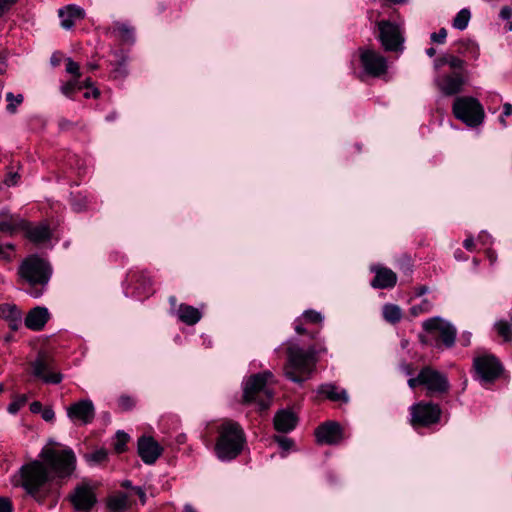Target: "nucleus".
<instances>
[{"label":"nucleus","mask_w":512,"mask_h":512,"mask_svg":"<svg viewBox=\"0 0 512 512\" xmlns=\"http://www.w3.org/2000/svg\"><path fill=\"white\" fill-rule=\"evenodd\" d=\"M325 346H310L304 350L298 344L290 343L287 348V363L284 366V375L290 381L302 384L309 379L315 369L317 354L325 353Z\"/></svg>","instance_id":"nucleus-1"},{"label":"nucleus","mask_w":512,"mask_h":512,"mask_svg":"<svg viewBox=\"0 0 512 512\" xmlns=\"http://www.w3.org/2000/svg\"><path fill=\"white\" fill-rule=\"evenodd\" d=\"M39 457L53 478L70 477L76 468L74 451L54 440H49L42 448Z\"/></svg>","instance_id":"nucleus-2"},{"label":"nucleus","mask_w":512,"mask_h":512,"mask_svg":"<svg viewBox=\"0 0 512 512\" xmlns=\"http://www.w3.org/2000/svg\"><path fill=\"white\" fill-rule=\"evenodd\" d=\"M18 274L20 280L29 285L26 290L34 298H39L49 282L51 268L49 264L36 255H32L21 263Z\"/></svg>","instance_id":"nucleus-3"},{"label":"nucleus","mask_w":512,"mask_h":512,"mask_svg":"<svg viewBox=\"0 0 512 512\" xmlns=\"http://www.w3.org/2000/svg\"><path fill=\"white\" fill-rule=\"evenodd\" d=\"M245 434L241 426L233 421H226L219 427V437L215 445L217 457L222 461L236 458L245 444Z\"/></svg>","instance_id":"nucleus-4"},{"label":"nucleus","mask_w":512,"mask_h":512,"mask_svg":"<svg viewBox=\"0 0 512 512\" xmlns=\"http://www.w3.org/2000/svg\"><path fill=\"white\" fill-rule=\"evenodd\" d=\"M273 378L271 372L250 376L244 383L243 400L245 403H255L260 410L267 409L273 397L268 381Z\"/></svg>","instance_id":"nucleus-5"},{"label":"nucleus","mask_w":512,"mask_h":512,"mask_svg":"<svg viewBox=\"0 0 512 512\" xmlns=\"http://www.w3.org/2000/svg\"><path fill=\"white\" fill-rule=\"evenodd\" d=\"M19 472L21 486L28 494L40 501L39 492L53 479L43 461L34 460L23 465Z\"/></svg>","instance_id":"nucleus-6"},{"label":"nucleus","mask_w":512,"mask_h":512,"mask_svg":"<svg viewBox=\"0 0 512 512\" xmlns=\"http://www.w3.org/2000/svg\"><path fill=\"white\" fill-rule=\"evenodd\" d=\"M423 328L426 335L420 336L422 343L438 346L441 341L446 347L454 345L456 329L444 319L439 317L428 319L423 322Z\"/></svg>","instance_id":"nucleus-7"},{"label":"nucleus","mask_w":512,"mask_h":512,"mask_svg":"<svg viewBox=\"0 0 512 512\" xmlns=\"http://www.w3.org/2000/svg\"><path fill=\"white\" fill-rule=\"evenodd\" d=\"M454 116L469 127H477L484 120V110L473 97H457L453 104Z\"/></svg>","instance_id":"nucleus-8"},{"label":"nucleus","mask_w":512,"mask_h":512,"mask_svg":"<svg viewBox=\"0 0 512 512\" xmlns=\"http://www.w3.org/2000/svg\"><path fill=\"white\" fill-rule=\"evenodd\" d=\"M441 408L432 402H418L410 407L411 425L414 428L428 427L440 421Z\"/></svg>","instance_id":"nucleus-9"},{"label":"nucleus","mask_w":512,"mask_h":512,"mask_svg":"<svg viewBox=\"0 0 512 512\" xmlns=\"http://www.w3.org/2000/svg\"><path fill=\"white\" fill-rule=\"evenodd\" d=\"M379 40L386 51H400L403 49L404 38L400 27L390 21L378 22Z\"/></svg>","instance_id":"nucleus-10"},{"label":"nucleus","mask_w":512,"mask_h":512,"mask_svg":"<svg viewBox=\"0 0 512 512\" xmlns=\"http://www.w3.org/2000/svg\"><path fill=\"white\" fill-rule=\"evenodd\" d=\"M359 57L364 72L373 77H379L387 70L385 57L368 48L359 49Z\"/></svg>","instance_id":"nucleus-11"},{"label":"nucleus","mask_w":512,"mask_h":512,"mask_svg":"<svg viewBox=\"0 0 512 512\" xmlns=\"http://www.w3.org/2000/svg\"><path fill=\"white\" fill-rule=\"evenodd\" d=\"M68 418L75 424L87 425L95 418V406L90 399H81L66 408Z\"/></svg>","instance_id":"nucleus-12"},{"label":"nucleus","mask_w":512,"mask_h":512,"mask_svg":"<svg viewBox=\"0 0 512 512\" xmlns=\"http://www.w3.org/2000/svg\"><path fill=\"white\" fill-rule=\"evenodd\" d=\"M474 368L479 379L483 382H492L501 373V365L494 356L483 355L474 360Z\"/></svg>","instance_id":"nucleus-13"},{"label":"nucleus","mask_w":512,"mask_h":512,"mask_svg":"<svg viewBox=\"0 0 512 512\" xmlns=\"http://www.w3.org/2000/svg\"><path fill=\"white\" fill-rule=\"evenodd\" d=\"M422 385L426 387L428 394L444 393L449 389L446 376L430 367L421 370Z\"/></svg>","instance_id":"nucleus-14"},{"label":"nucleus","mask_w":512,"mask_h":512,"mask_svg":"<svg viewBox=\"0 0 512 512\" xmlns=\"http://www.w3.org/2000/svg\"><path fill=\"white\" fill-rule=\"evenodd\" d=\"M438 89L446 96L459 93L465 84V79L460 72L444 74L435 79Z\"/></svg>","instance_id":"nucleus-15"},{"label":"nucleus","mask_w":512,"mask_h":512,"mask_svg":"<svg viewBox=\"0 0 512 512\" xmlns=\"http://www.w3.org/2000/svg\"><path fill=\"white\" fill-rule=\"evenodd\" d=\"M33 374L41 378L46 383L58 384L62 380V375L52 372V361L45 356H39L32 363Z\"/></svg>","instance_id":"nucleus-16"},{"label":"nucleus","mask_w":512,"mask_h":512,"mask_svg":"<svg viewBox=\"0 0 512 512\" xmlns=\"http://www.w3.org/2000/svg\"><path fill=\"white\" fill-rule=\"evenodd\" d=\"M162 451V447L152 437L142 436L138 440V454L145 464L155 463Z\"/></svg>","instance_id":"nucleus-17"},{"label":"nucleus","mask_w":512,"mask_h":512,"mask_svg":"<svg viewBox=\"0 0 512 512\" xmlns=\"http://www.w3.org/2000/svg\"><path fill=\"white\" fill-rule=\"evenodd\" d=\"M317 442L320 444H338L343 436L341 426L336 422H327L316 429Z\"/></svg>","instance_id":"nucleus-18"},{"label":"nucleus","mask_w":512,"mask_h":512,"mask_svg":"<svg viewBox=\"0 0 512 512\" xmlns=\"http://www.w3.org/2000/svg\"><path fill=\"white\" fill-rule=\"evenodd\" d=\"M71 501L77 510L88 512L96 501L95 494L91 487L81 485L71 495Z\"/></svg>","instance_id":"nucleus-19"},{"label":"nucleus","mask_w":512,"mask_h":512,"mask_svg":"<svg viewBox=\"0 0 512 512\" xmlns=\"http://www.w3.org/2000/svg\"><path fill=\"white\" fill-rule=\"evenodd\" d=\"M375 277L371 282V286L379 289L392 288L396 285L397 275L391 269L381 266L372 267Z\"/></svg>","instance_id":"nucleus-20"},{"label":"nucleus","mask_w":512,"mask_h":512,"mask_svg":"<svg viewBox=\"0 0 512 512\" xmlns=\"http://www.w3.org/2000/svg\"><path fill=\"white\" fill-rule=\"evenodd\" d=\"M49 319L48 309L37 306L29 311L25 318V325L32 330H41Z\"/></svg>","instance_id":"nucleus-21"},{"label":"nucleus","mask_w":512,"mask_h":512,"mask_svg":"<svg viewBox=\"0 0 512 512\" xmlns=\"http://www.w3.org/2000/svg\"><path fill=\"white\" fill-rule=\"evenodd\" d=\"M25 225V220L18 215L10 214L8 211L0 212V232L13 234L17 230H21Z\"/></svg>","instance_id":"nucleus-22"},{"label":"nucleus","mask_w":512,"mask_h":512,"mask_svg":"<svg viewBox=\"0 0 512 512\" xmlns=\"http://www.w3.org/2000/svg\"><path fill=\"white\" fill-rule=\"evenodd\" d=\"M21 230H24L27 238L34 243H43L51 238V231L46 224L32 226L25 221Z\"/></svg>","instance_id":"nucleus-23"},{"label":"nucleus","mask_w":512,"mask_h":512,"mask_svg":"<svg viewBox=\"0 0 512 512\" xmlns=\"http://www.w3.org/2000/svg\"><path fill=\"white\" fill-rule=\"evenodd\" d=\"M296 423L297 417L289 410H281L274 417V427L279 432H290L295 428Z\"/></svg>","instance_id":"nucleus-24"},{"label":"nucleus","mask_w":512,"mask_h":512,"mask_svg":"<svg viewBox=\"0 0 512 512\" xmlns=\"http://www.w3.org/2000/svg\"><path fill=\"white\" fill-rule=\"evenodd\" d=\"M58 14L61 19V26L64 29H70L76 20L84 18L85 12L78 6L69 5L60 9Z\"/></svg>","instance_id":"nucleus-25"},{"label":"nucleus","mask_w":512,"mask_h":512,"mask_svg":"<svg viewBox=\"0 0 512 512\" xmlns=\"http://www.w3.org/2000/svg\"><path fill=\"white\" fill-rule=\"evenodd\" d=\"M0 317L6 319L13 330H16L21 323V312L14 304L0 305Z\"/></svg>","instance_id":"nucleus-26"},{"label":"nucleus","mask_w":512,"mask_h":512,"mask_svg":"<svg viewBox=\"0 0 512 512\" xmlns=\"http://www.w3.org/2000/svg\"><path fill=\"white\" fill-rule=\"evenodd\" d=\"M178 318L187 325L196 324L202 317L201 312L190 305L181 304L177 310Z\"/></svg>","instance_id":"nucleus-27"},{"label":"nucleus","mask_w":512,"mask_h":512,"mask_svg":"<svg viewBox=\"0 0 512 512\" xmlns=\"http://www.w3.org/2000/svg\"><path fill=\"white\" fill-rule=\"evenodd\" d=\"M318 393L325 395L333 401H348V395L345 390L337 391V387L332 384H324L318 388Z\"/></svg>","instance_id":"nucleus-28"},{"label":"nucleus","mask_w":512,"mask_h":512,"mask_svg":"<svg viewBox=\"0 0 512 512\" xmlns=\"http://www.w3.org/2000/svg\"><path fill=\"white\" fill-rule=\"evenodd\" d=\"M107 506L111 512H123L128 508L126 494H117L108 498Z\"/></svg>","instance_id":"nucleus-29"},{"label":"nucleus","mask_w":512,"mask_h":512,"mask_svg":"<svg viewBox=\"0 0 512 512\" xmlns=\"http://www.w3.org/2000/svg\"><path fill=\"white\" fill-rule=\"evenodd\" d=\"M384 319L392 324L398 323L402 318V310L396 304H385L382 309Z\"/></svg>","instance_id":"nucleus-30"},{"label":"nucleus","mask_w":512,"mask_h":512,"mask_svg":"<svg viewBox=\"0 0 512 512\" xmlns=\"http://www.w3.org/2000/svg\"><path fill=\"white\" fill-rule=\"evenodd\" d=\"M470 16L468 9L460 10L453 20V27L458 30H464L468 26Z\"/></svg>","instance_id":"nucleus-31"},{"label":"nucleus","mask_w":512,"mask_h":512,"mask_svg":"<svg viewBox=\"0 0 512 512\" xmlns=\"http://www.w3.org/2000/svg\"><path fill=\"white\" fill-rule=\"evenodd\" d=\"M495 329L499 336L505 341H512V330L511 326L507 321L500 320L495 323Z\"/></svg>","instance_id":"nucleus-32"},{"label":"nucleus","mask_w":512,"mask_h":512,"mask_svg":"<svg viewBox=\"0 0 512 512\" xmlns=\"http://www.w3.org/2000/svg\"><path fill=\"white\" fill-rule=\"evenodd\" d=\"M129 440V435L124 431H118L115 436L114 449L117 453H122L126 449V444Z\"/></svg>","instance_id":"nucleus-33"},{"label":"nucleus","mask_w":512,"mask_h":512,"mask_svg":"<svg viewBox=\"0 0 512 512\" xmlns=\"http://www.w3.org/2000/svg\"><path fill=\"white\" fill-rule=\"evenodd\" d=\"M80 89H82V85L80 84V81L77 79H72L64 83L60 88L62 94H64L67 97H70L76 90Z\"/></svg>","instance_id":"nucleus-34"},{"label":"nucleus","mask_w":512,"mask_h":512,"mask_svg":"<svg viewBox=\"0 0 512 512\" xmlns=\"http://www.w3.org/2000/svg\"><path fill=\"white\" fill-rule=\"evenodd\" d=\"M115 31L118 32L119 36L125 41L133 40V29L126 24L117 23Z\"/></svg>","instance_id":"nucleus-35"},{"label":"nucleus","mask_w":512,"mask_h":512,"mask_svg":"<svg viewBox=\"0 0 512 512\" xmlns=\"http://www.w3.org/2000/svg\"><path fill=\"white\" fill-rule=\"evenodd\" d=\"M6 100L9 102L7 105L8 112L14 113L16 111L17 105L22 103L23 95L18 94L17 96H14L13 93L9 92L6 95Z\"/></svg>","instance_id":"nucleus-36"},{"label":"nucleus","mask_w":512,"mask_h":512,"mask_svg":"<svg viewBox=\"0 0 512 512\" xmlns=\"http://www.w3.org/2000/svg\"><path fill=\"white\" fill-rule=\"evenodd\" d=\"M65 61L66 72L73 75L74 79L79 80V78L81 77L80 65L77 62L73 61L71 58H67Z\"/></svg>","instance_id":"nucleus-37"},{"label":"nucleus","mask_w":512,"mask_h":512,"mask_svg":"<svg viewBox=\"0 0 512 512\" xmlns=\"http://www.w3.org/2000/svg\"><path fill=\"white\" fill-rule=\"evenodd\" d=\"M432 304L429 300L424 299L421 304L414 305L411 307L410 312L414 316H418L421 313L430 311Z\"/></svg>","instance_id":"nucleus-38"},{"label":"nucleus","mask_w":512,"mask_h":512,"mask_svg":"<svg viewBox=\"0 0 512 512\" xmlns=\"http://www.w3.org/2000/svg\"><path fill=\"white\" fill-rule=\"evenodd\" d=\"M14 253V246L11 243L0 244V260L9 261Z\"/></svg>","instance_id":"nucleus-39"},{"label":"nucleus","mask_w":512,"mask_h":512,"mask_svg":"<svg viewBox=\"0 0 512 512\" xmlns=\"http://www.w3.org/2000/svg\"><path fill=\"white\" fill-rule=\"evenodd\" d=\"M107 458V451L105 449L97 450L89 455H86V459L92 463H100Z\"/></svg>","instance_id":"nucleus-40"},{"label":"nucleus","mask_w":512,"mask_h":512,"mask_svg":"<svg viewBox=\"0 0 512 512\" xmlns=\"http://www.w3.org/2000/svg\"><path fill=\"white\" fill-rule=\"evenodd\" d=\"M303 318L312 323H321L323 321L321 313L314 310H306L303 313Z\"/></svg>","instance_id":"nucleus-41"},{"label":"nucleus","mask_w":512,"mask_h":512,"mask_svg":"<svg viewBox=\"0 0 512 512\" xmlns=\"http://www.w3.org/2000/svg\"><path fill=\"white\" fill-rule=\"evenodd\" d=\"M446 60H447V64L452 69H455V70H460L465 65V62L462 59L452 56V55H446Z\"/></svg>","instance_id":"nucleus-42"},{"label":"nucleus","mask_w":512,"mask_h":512,"mask_svg":"<svg viewBox=\"0 0 512 512\" xmlns=\"http://www.w3.org/2000/svg\"><path fill=\"white\" fill-rule=\"evenodd\" d=\"M26 402V396H21L17 400L13 401L8 406V412L11 414L17 413L20 408L25 404Z\"/></svg>","instance_id":"nucleus-43"},{"label":"nucleus","mask_w":512,"mask_h":512,"mask_svg":"<svg viewBox=\"0 0 512 512\" xmlns=\"http://www.w3.org/2000/svg\"><path fill=\"white\" fill-rule=\"evenodd\" d=\"M128 74V70H127V67H126V63L125 61H121L118 66L114 69L113 71V76L115 79H122L124 77H126Z\"/></svg>","instance_id":"nucleus-44"},{"label":"nucleus","mask_w":512,"mask_h":512,"mask_svg":"<svg viewBox=\"0 0 512 512\" xmlns=\"http://www.w3.org/2000/svg\"><path fill=\"white\" fill-rule=\"evenodd\" d=\"M134 405V400L129 396L124 395L119 398V406L121 407L122 410H130L134 407Z\"/></svg>","instance_id":"nucleus-45"},{"label":"nucleus","mask_w":512,"mask_h":512,"mask_svg":"<svg viewBox=\"0 0 512 512\" xmlns=\"http://www.w3.org/2000/svg\"><path fill=\"white\" fill-rule=\"evenodd\" d=\"M447 37V31L445 28H441L439 32L431 34V40L438 44H443Z\"/></svg>","instance_id":"nucleus-46"},{"label":"nucleus","mask_w":512,"mask_h":512,"mask_svg":"<svg viewBox=\"0 0 512 512\" xmlns=\"http://www.w3.org/2000/svg\"><path fill=\"white\" fill-rule=\"evenodd\" d=\"M13 506L9 498L0 497V512H12Z\"/></svg>","instance_id":"nucleus-47"},{"label":"nucleus","mask_w":512,"mask_h":512,"mask_svg":"<svg viewBox=\"0 0 512 512\" xmlns=\"http://www.w3.org/2000/svg\"><path fill=\"white\" fill-rule=\"evenodd\" d=\"M275 440L277 441L279 446L281 448H283L284 450L290 449L293 444L292 440L287 437L278 436V437H275Z\"/></svg>","instance_id":"nucleus-48"},{"label":"nucleus","mask_w":512,"mask_h":512,"mask_svg":"<svg viewBox=\"0 0 512 512\" xmlns=\"http://www.w3.org/2000/svg\"><path fill=\"white\" fill-rule=\"evenodd\" d=\"M19 179V174L17 172H10L5 180H4V183L8 186H13L17 183Z\"/></svg>","instance_id":"nucleus-49"},{"label":"nucleus","mask_w":512,"mask_h":512,"mask_svg":"<svg viewBox=\"0 0 512 512\" xmlns=\"http://www.w3.org/2000/svg\"><path fill=\"white\" fill-rule=\"evenodd\" d=\"M17 0H0V16L7 11Z\"/></svg>","instance_id":"nucleus-50"},{"label":"nucleus","mask_w":512,"mask_h":512,"mask_svg":"<svg viewBox=\"0 0 512 512\" xmlns=\"http://www.w3.org/2000/svg\"><path fill=\"white\" fill-rule=\"evenodd\" d=\"M42 414V418L45 420V421H51L54 419L55 417V413L54 411L51 409V408H45L42 410L41 412Z\"/></svg>","instance_id":"nucleus-51"},{"label":"nucleus","mask_w":512,"mask_h":512,"mask_svg":"<svg viewBox=\"0 0 512 512\" xmlns=\"http://www.w3.org/2000/svg\"><path fill=\"white\" fill-rule=\"evenodd\" d=\"M408 385L410 388H415L417 385H422L421 371L417 377H412L408 380Z\"/></svg>","instance_id":"nucleus-52"},{"label":"nucleus","mask_w":512,"mask_h":512,"mask_svg":"<svg viewBox=\"0 0 512 512\" xmlns=\"http://www.w3.org/2000/svg\"><path fill=\"white\" fill-rule=\"evenodd\" d=\"M512 16V9L508 6H504L500 11V17L504 20H509Z\"/></svg>","instance_id":"nucleus-53"},{"label":"nucleus","mask_w":512,"mask_h":512,"mask_svg":"<svg viewBox=\"0 0 512 512\" xmlns=\"http://www.w3.org/2000/svg\"><path fill=\"white\" fill-rule=\"evenodd\" d=\"M133 490L139 496L141 503L145 504L146 503V493L144 492V490L141 487H134Z\"/></svg>","instance_id":"nucleus-54"},{"label":"nucleus","mask_w":512,"mask_h":512,"mask_svg":"<svg viewBox=\"0 0 512 512\" xmlns=\"http://www.w3.org/2000/svg\"><path fill=\"white\" fill-rule=\"evenodd\" d=\"M445 64H447L446 56H442L434 61V68L439 70Z\"/></svg>","instance_id":"nucleus-55"},{"label":"nucleus","mask_w":512,"mask_h":512,"mask_svg":"<svg viewBox=\"0 0 512 512\" xmlns=\"http://www.w3.org/2000/svg\"><path fill=\"white\" fill-rule=\"evenodd\" d=\"M30 410L33 413L42 412V404L38 401H35V402L31 403Z\"/></svg>","instance_id":"nucleus-56"},{"label":"nucleus","mask_w":512,"mask_h":512,"mask_svg":"<svg viewBox=\"0 0 512 512\" xmlns=\"http://www.w3.org/2000/svg\"><path fill=\"white\" fill-rule=\"evenodd\" d=\"M463 245L467 250L472 251L474 248V239L472 237L465 239Z\"/></svg>","instance_id":"nucleus-57"},{"label":"nucleus","mask_w":512,"mask_h":512,"mask_svg":"<svg viewBox=\"0 0 512 512\" xmlns=\"http://www.w3.org/2000/svg\"><path fill=\"white\" fill-rule=\"evenodd\" d=\"M512 115V105L510 103H505L503 105V116L507 117Z\"/></svg>","instance_id":"nucleus-58"},{"label":"nucleus","mask_w":512,"mask_h":512,"mask_svg":"<svg viewBox=\"0 0 512 512\" xmlns=\"http://www.w3.org/2000/svg\"><path fill=\"white\" fill-rule=\"evenodd\" d=\"M400 369L406 374V375H412V367L410 364L402 363L400 365Z\"/></svg>","instance_id":"nucleus-59"},{"label":"nucleus","mask_w":512,"mask_h":512,"mask_svg":"<svg viewBox=\"0 0 512 512\" xmlns=\"http://www.w3.org/2000/svg\"><path fill=\"white\" fill-rule=\"evenodd\" d=\"M7 69V64L5 62V59L0 56V75L4 74Z\"/></svg>","instance_id":"nucleus-60"},{"label":"nucleus","mask_w":512,"mask_h":512,"mask_svg":"<svg viewBox=\"0 0 512 512\" xmlns=\"http://www.w3.org/2000/svg\"><path fill=\"white\" fill-rule=\"evenodd\" d=\"M72 205H73V209L77 212H80L85 208V204H82L80 202L78 203L76 201H74Z\"/></svg>","instance_id":"nucleus-61"},{"label":"nucleus","mask_w":512,"mask_h":512,"mask_svg":"<svg viewBox=\"0 0 512 512\" xmlns=\"http://www.w3.org/2000/svg\"><path fill=\"white\" fill-rule=\"evenodd\" d=\"M487 257H488V259L490 260V262L492 264L496 262L497 256H496V254L493 251L488 250L487 251Z\"/></svg>","instance_id":"nucleus-62"},{"label":"nucleus","mask_w":512,"mask_h":512,"mask_svg":"<svg viewBox=\"0 0 512 512\" xmlns=\"http://www.w3.org/2000/svg\"><path fill=\"white\" fill-rule=\"evenodd\" d=\"M183 512H197V511L192 505L185 504L184 508H183Z\"/></svg>","instance_id":"nucleus-63"},{"label":"nucleus","mask_w":512,"mask_h":512,"mask_svg":"<svg viewBox=\"0 0 512 512\" xmlns=\"http://www.w3.org/2000/svg\"><path fill=\"white\" fill-rule=\"evenodd\" d=\"M50 61L53 66H58L60 63V59L55 54L51 57Z\"/></svg>","instance_id":"nucleus-64"}]
</instances>
